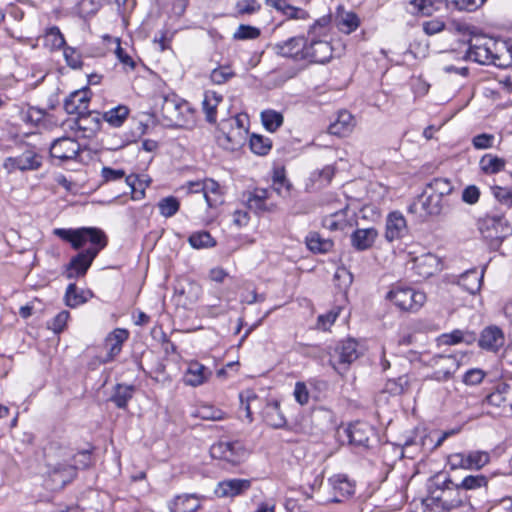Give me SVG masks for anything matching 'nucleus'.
<instances>
[{"label":"nucleus","mask_w":512,"mask_h":512,"mask_svg":"<svg viewBox=\"0 0 512 512\" xmlns=\"http://www.w3.org/2000/svg\"><path fill=\"white\" fill-rule=\"evenodd\" d=\"M53 233L60 239L69 242L75 250H79L86 244H89L87 249L72 257L66 266L65 276L68 279L83 277L92 265L98 253L107 245V237L105 233L98 228H56Z\"/></svg>","instance_id":"f257e3e1"},{"label":"nucleus","mask_w":512,"mask_h":512,"mask_svg":"<svg viewBox=\"0 0 512 512\" xmlns=\"http://www.w3.org/2000/svg\"><path fill=\"white\" fill-rule=\"evenodd\" d=\"M489 479L483 474L467 475L459 483L460 497L454 505H465L472 510L485 509L489 505Z\"/></svg>","instance_id":"f03ea898"},{"label":"nucleus","mask_w":512,"mask_h":512,"mask_svg":"<svg viewBox=\"0 0 512 512\" xmlns=\"http://www.w3.org/2000/svg\"><path fill=\"white\" fill-rule=\"evenodd\" d=\"M161 115L169 126L190 127L194 123L189 103L176 94L161 96Z\"/></svg>","instance_id":"7ed1b4c3"},{"label":"nucleus","mask_w":512,"mask_h":512,"mask_svg":"<svg viewBox=\"0 0 512 512\" xmlns=\"http://www.w3.org/2000/svg\"><path fill=\"white\" fill-rule=\"evenodd\" d=\"M386 299L401 310L415 312L425 303L426 295L410 287L395 286L387 293Z\"/></svg>","instance_id":"20e7f679"},{"label":"nucleus","mask_w":512,"mask_h":512,"mask_svg":"<svg viewBox=\"0 0 512 512\" xmlns=\"http://www.w3.org/2000/svg\"><path fill=\"white\" fill-rule=\"evenodd\" d=\"M480 231L492 246H499L506 237L512 234V227L503 215H488L482 220Z\"/></svg>","instance_id":"39448f33"},{"label":"nucleus","mask_w":512,"mask_h":512,"mask_svg":"<svg viewBox=\"0 0 512 512\" xmlns=\"http://www.w3.org/2000/svg\"><path fill=\"white\" fill-rule=\"evenodd\" d=\"M210 455L214 459L237 465L244 461L247 456V450L243 443L238 440L219 441L210 447Z\"/></svg>","instance_id":"423d86ee"},{"label":"nucleus","mask_w":512,"mask_h":512,"mask_svg":"<svg viewBox=\"0 0 512 512\" xmlns=\"http://www.w3.org/2000/svg\"><path fill=\"white\" fill-rule=\"evenodd\" d=\"M430 365L434 368L430 379L437 382L450 380L460 367V362L455 355H434L430 359Z\"/></svg>","instance_id":"0eeeda50"},{"label":"nucleus","mask_w":512,"mask_h":512,"mask_svg":"<svg viewBox=\"0 0 512 512\" xmlns=\"http://www.w3.org/2000/svg\"><path fill=\"white\" fill-rule=\"evenodd\" d=\"M442 209L443 200L440 199L439 196L429 193L428 190H425L423 194L408 207L410 213L418 214L420 218L439 215Z\"/></svg>","instance_id":"6e6552de"},{"label":"nucleus","mask_w":512,"mask_h":512,"mask_svg":"<svg viewBox=\"0 0 512 512\" xmlns=\"http://www.w3.org/2000/svg\"><path fill=\"white\" fill-rule=\"evenodd\" d=\"M306 42L307 39L304 36H294L274 44L272 49L278 56L295 61H305Z\"/></svg>","instance_id":"1a4fd4ad"},{"label":"nucleus","mask_w":512,"mask_h":512,"mask_svg":"<svg viewBox=\"0 0 512 512\" xmlns=\"http://www.w3.org/2000/svg\"><path fill=\"white\" fill-rule=\"evenodd\" d=\"M41 164L42 157L33 149L26 148L21 154L6 158L3 166L8 172H13L15 170H36Z\"/></svg>","instance_id":"9d476101"},{"label":"nucleus","mask_w":512,"mask_h":512,"mask_svg":"<svg viewBox=\"0 0 512 512\" xmlns=\"http://www.w3.org/2000/svg\"><path fill=\"white\" fill-rule=\"evenodd\" d=\"M248 130L242 128H225L220 122L216 141L220 147L228 151L240 149L246 142Z\"/></svg>","instance_id":"9b49d317"},{"label":"nucleus","mask_w":512,"mask_h":512,"mask_svg":"<svg viewBox=\"0 0 512 512\" xmlns=\"http://www.w3.org/2000/svg\"><path fill=\"white\" fill-rule=\"evenodd\" d=\"M491 45L494 43L490 39L475 38L470 41L466 56L480 64L494 63L497 65L496 60H500V58L493 54Z\"/></svg>","instance_id":"f8f14e48"},{"label":"nucleus","mask_w":512,"mask_h":512,"mask_svg":"<svg viewBox=\"0 0 512 512\" xmlns=\"http://www.w3.org/2000/svg\"><path fill=\"white\" fill-rule=\"evenodd\" d=\"M333 48L329 41L319 37H308L305 61L324 64L332 58Z\"/></svg>","instance_id":"ddd939ff"},{"label":"nucleus","mask_w":512,"mask_h":512,"mask_svg":"<svg viewBox=\"0 0 512 512\" xmlns=\"http://www.w3.org/2000/svg\"><path fill=\"white\" fill-rule=\"evenodd\" d=\"M80 144L73 138L61 137L53 141L50 146V155L61 163L74 160L79 155Z\"/></svg>","instance_id":"4468645a"},{"label":"nucleus","mask_w":512,"mask_h":512,"mask_svg":"<svg viewBox=\"0 0 512 512\" xmlns=\"http://www.w3.org/2000/svg\"><path fill=\"white\" fill-rule=\"evenodd\" d=\"M412 269L418 277L417 281L427 279L441 270L440 259L432 253H424L412 259Z\"/></svg>","instance_id":"2eb2a0df"},{"label":"nucleus","mask_w":512,"mask_h":512,"mask_svg":"<svg viewBox=\"0 0 512 512\" xmlns=\"http://www.w3.org/2000/svg\"><path fill=\"white\" fill-rule=\"evenodd\" d=\"M49 477L58 487H64L76 477V468L65 458L62 462H52L49 458Z\"/></svg>","instance_id":"dca6fc26"},{"label":"nucleus","mask_w":512,"mask_h":512,"mask_svg":"<svg viewBox=\"0 0 512 512\" xmlns=\"http://www.w3.org/2000/svg\"><path fill=\"white\" fill-rule=\"evenodd\" d=\"M358 358L357 343L348 339L341 342L336 348L335 353L330 359V364L335 370L340 372V365H349Z\"/></svg>","instance_id":"f3484780"},{"label":"nucleus","mask_w":512,"mask_h":512,"mask_svg":"<svg viewBox=\"0 0 512 512\" xmlns=\"http://www.w3.org/2000/svg\"><path fill=\"white\" fill-rule=\"evenodd\" d=\"M331 488V501L342 502L354 494L355 484L346 475H333L328 480Z\"/></svg>","instance_id":"a211bd4d"},{"label":"nucleus","mask_w":512,"mask_h":512,"mask_svg":"<svg viewBox=\"0 0 512 512\" xmlns=\"http://www.w3.org/2000/svg\"><path fill=\"white\" fill-rule=\"evenodd\" d=\"M408 233V227L405 217L398 211L388 214L385 225V239L393 242L403 238Z\"/></svg>","instance_id":"6ab92c4d"},{"label":"nucleus","mask_w":512,"mask_h":512,"mask_svg":"<svg viewBox=\"0 0 512 512\" xmlns=\"http://www.w3.org/2000/svg\"><path fill=\"white\" fill-rule=\"evenodd\" d=\"M212 374V370L202 363L191 361L183 375V382L187 386L198 387L208 382Z\"/></svg>","instance_id":"aec40b11"},{"label":"nucleus","mask_w":512,"mask_h":512,"mask_svg":"<svg viewBox=\"0 0 512 512\" xmlns=\"http://www.w3.org/2000/svg\"><path fill=\"white\" fill-rule=\"evenodd\" d=\"M440 493L435 499L441 503L446 510L463 507L464 505H454V501L460 497L459 483H454L450 478H446L441 484H438Z\"/></svg>","instance_id":"412c9836"},{"label":"nucleus","mask_w":512,"mask_h":512,"mask_svg":"<svg viewBox=\"0 0 512 512\" xmlns=\"http://www.w3.org/2000/svg\"><path fill=\"white\" fill-rule=\"evenodd\" d=\"M90 90L82 89L72 92L64 101V109L68 114L83 115L88 111Z\"/></svg>","instance_id":"4be33fe9"},{"label":"nucleus","mask_w":512,"mask_h":512,"mask_svg":"<svg viewBox=\"0 0 512 512\" xmlns=\"http://www.w3.org/2000/svg\"><path fill=\"white\" fill-rule=\"evenodd\" d=\"M71 128L81 132L85 138L94 136L101 128L99 113L88 110L85 114L77 116Z\"/></svg>","instance_id":"5701e85b"},{"label":"nucleus","mask_w":512,"mask_h":512,"mask_svg":"<svg viewBox=\"0 0 512 512\" xmlns=\"http://www.w3.org/2000/svg\"><path fill=\"white\" fill-rule=\"evenodd\" d=\"M128 337V331L122 328H116L107 335L105 339V348L108 352L104 362L112 361L121 352L122 345Z\"/></svg>","instance_id":"b1692460"},{"label":"nucleus","mask_w":512,"mask_h":512,"mask_svg":"<svg viewBox=\"0 0 512 512\" xmlns=\"http://www.w3.org/2000/svg\"><path fill=\"white\" fill-rule=\"evenodd\" d=\"M251 486L247 479H228L218 483L215 493L218 497H234L247 491Z\"/></svg>","instance_id":"393cba45"},{"label":"nucleus","mask_w":512,"mask_h":512,"mask_svg":"<svg viewBox=\"0 0 512 512\" xmlns=\"http://www.w3.org/2000/svg\"><path fill=\"white\" fill-rule=\"evenodd\" d=\"M504 334L497 326L486 327L480 335L479 346L488 351H497L504 344Z\"/></svg>","instance_id":"a878e982"},{"label":"nucleus","mask_w":512,"mask_h":512,"mask_svg":"<svg viewBox=\"0 0 512 512\" xmlns=\"http://www.w3.org/2000/svg\"><path fill=\"white\" fill-rule=\"evenodd\" d=\"M378 237L374 227L356 229L350 236L351 245L357 251H365L373 246Z\"/></svg>","instance_id":"bb28decb"},{"label":"nucleus","mask_w":512,"mask_h":512,"mask_svg":"<svg viewBox=\"0 0 512 512\" xmlns=\"http://www.w3.org/2000/svg\"><path fill=\"white\" fill-rule=\"evenodd\" d=\"M265 4L282 13L287 19L307 20L310 18L306 10L289 4L287 0H265Z\"/></svg>","instance_id":"cd10ccee"},{"label":"nucleus","mask_w":512,"mask_h":512,"mask_svg":"<svg viewBox=\"0 0 512 512\" xmlns=\"http://www.w3.org/2000/svg\"><path fill=\"white\" fill-rule=\"evenodd\" d=\"M263 420L271 427L280 429L285 427L286 418L280 410V403L277 400L268 402L262 410Z\"/></svg>","instance_id":"c85d7f7f"},{"label":"nucleus","mask_w":512,"mask_h":512,"mask_svg":"<svg viewBox=\"0 0 512 512\" xmlns=\"http://www.w3.org/2000/svg\"><path fill=\"white\" fill-rule=\"evenodd\" d=\"M93 297L91 290L78 289L75 283H70L64 294V303L70 308H76Z\"/></svg>","instance_id":"c756f323"},{"label":"nucleus","mask_w":512,"mask_h":512,"mask_svg":"<svg viewBox=\"0 0 512 512\" xmlns=\"http://www.w3.org/2000/svg\"><path fill=\"white\" fill-rule=\"evenodd\" d=\"M101 175L105 182L115 181V180L122 179L125 177V182L127 183L128 186L131 187L132 192L135 194V196L133 198L139 199L140 197L144 196V189H142L139 192V194L136 190V182L138 181V178L135 175L125 176L124 170L112 169L110 167H103L101 170Z\"/></svg>","instance_id":"7c9ffc66"},{"label":"nucleus","mask_w":512,"mask_h":512,"mask_svg":"<svg viewBox=\"0 0 512 512\" xmlns=\"http://www.w3.org/2000/svg\"><path fill=\"white\" fill-rule=\"evenodd\" d=\"M371 435L372 428L366 423L357 422L350 425L347 429L349 442L356 446L367 447Z\"/></svg>","instance_id":"2f4dec72"},{"label":"nucleus","mask_w":512,"mask_h":512,"mask_svg":"<svg viewBox=\"0 0 512 512\" xmlns=\"http://www.w3.org/2000/svg\"><path fill=\"white\" fill-rule=\"evenodd\" d=\"M483 276L484 269L481 272H478L476 269H471L464 272L459 277L458 284L470 294H476L481 289Z\"/></svg>","instance_id":"473e14b6"},{"label":"nucleus","mask_w":512,"mask_h":512,"mask_svg":"<svg viewBox=\"0 0 512 512\" xmlns=\"http://www.w3.org/2000/svg\"><path fill=\"white\" fill-rule=\"evenodd\" d=\"M354 127V118L348 111L338 113L337 119L329 125L330 134L337 136L348 135Z\"/></svg>","instance_id":"72a5a7b5"},{"label":"nucleus","mask_w":512,"mask_h":512,"mask_svg":"<svg viewBox=\"0 0 512 512\" xmlns=\"http://www.w3.org/2000/svg\"><path fill=\"white\" fill-rule=\"evenodd\" d=\"M200 508V498L196 494L177 496L173 503L172 512H196Z\"/></svg>","instance_id":"f704fd0d"},{"label":"nucleus","mask_w":512,"mask_h":512,"mask_svg":"<svg viewBox=\"0 0 512 512\" xmlns=\"http://www.w3.org/2000/svg\"><path fill=\"white\" fill-rule=\"evenodd\" d=\"M335 22L339 31L345 34L354 32L360 25L359 17L352 11L338 12L335 17Z\"/></svg>","instance_id":"c9c22d12"},{"label":"nucleus","mask_w":512,"mask_h":512,"mask_svg":"<svg viewBox=\"0 0 512 512\" xmlns=\"http://www.w3.org/2000/svg\"><path fill=\"white\" fill-rule=\"evenodd\" d=\"M203 196L210 208L216 207L223 202L220 185L213 179L204 180Z\"/></svg>","instance_id":"e433bc0d"},{"label":"nucleus","mask_w":512,"mask_h":512,"mask_svg":"<svg viewBox=\"0 0 512 512\" xmlns=\"http://www.w3.org/2000/svg\"><path fill=\"white\" fill-rule=\"evenodd\" d=\"M222 101V96L214 91H207L204 94L202 101V108L206 115V120L209 123L216 122V109L219 103Z\"/></svg>","instance_id":"4c0bfd02"},{"label":"nucleus","mask_w":512,"mask_h":512,"mask_svg":"<svg viewBox=\"0 0 512 512\" xmlns=\"http://www.w3.org/2000/svg\"><path fill=\"white\" fill-rule=\"evenodd\" d=\"M306 245L309 250L315 253H327L333 247V241L328 238H323L317 232H310L306 236Z\"/></svg>","instance_id":"58836bf2"},{"label":"nucleus","mask_w":512,"mask_h":512,"mask_svg":"<svg viewBox=\"0 0 512 512\" xmlns=\"http://www.w3.org/2000/svg\"><path fill=\"white\" fill-rule=\"evenodd\" d=\"M65 38L56 26L50 27L43 35V44L50 50H58L65 47Z\"/></svg>","instance_id":"ea45409f"},{"label":"nucleus","mask_w":512,"mask_h":512,"mask_svg":"<svg viewBox=\"0 0 512 512\" xmlns=\"http://www.w3.org/2000/svg\"><path fill=\"white\" fill-rule=\"evenodd\" d=\"M134 393V386L117 384L114 389V393L110 400L115 403L118 408H126L129 400L132 398Z\"/></svg>","instance_id":"a19ab883"},{"label":"nucleus","mask_w":512,"mask_h":512,"mask_svg":"<svg viewBox=\"0 0 512 512\" xmlns=\"http://www.w3.org/2000/svg\"><path fill=\"white\" fill-rule=\"evenodd\" d=\"M347 208L340 209L323 218V226L329 230H344L347 226Z\"/></svg>","instance_id":"79ce46f5"},{"label":"nucleus","mask_w":512,"mask_h":512,"mask_svg":"<svg viewBox=\"0 0 512 512\" xmlns=\"http://www.w3.org/2000/svg\"><path fill=\"white\" fill-rule=\"evenodd\" d=\"M479 164L484 173L495 174L504 169L505 160L492 154H485L481 157Z\"/></svg>","instance_id":"37998d69"},{"label":"nucleus","mask_w":512,"mask_h":512,"mask_svg":"<svg viewBox=\"0 0 512 512\" xmlns=\"http://www.w3.org/2000/svg\"><path fill=\"white\" fill-rule=\"evenodd\" d=\"M268 199V191L266 189H255L247 198V205L250 210L256 213L267 210L266 200Z\"/></svg>","instance_id":"c03bdc74"},{"label":"nucleus","mask_w":512,"mask_h":512,"mask_svg":"<svg viewBox=\"0 0 512 512\" xmlns=\"http://www.w3.org/2000/svg\"><path fill=\"white\" fill-rule=\"evenodd\" d=\"M128 114V107L124 105H119L117 107L110 109L109 111H106L102 117L111 126L120 127L127 119Z\"/></svg>","instance_id":"a18cd8bd"},{"label":"nucleus","mask_w":512,"mask_h":512,"mask_svg":"<svg viewBox=\"0 0 512 512\" xmlns=\"http://www.w3.org/2000/svg\"><path fill=\"white\" fill-rule=\"evenodd\" d=\"M409 387V378L407 375H401L397 378L388 379L384 385L383 392L390 395H401Z\"/></svg>","instance_id":"49530a36"},{"label":"nucleus","mask_w":512,"mask_h":512,"mask_svg":"<svg viewBox=\"0 0 512 512\" xmlns=\"http://www.w3.org/2000/svg\"><path fill=\"white\" fill-rule=\"evenodd\" d=\"M189 244L195 249L211 248L216 245L215 239L207 231H197L188 238Z\"/></svg>","instance_id":"de8ad7c7"},{"label":"nucleus","mask_w":512,"mask_h":512,"mask_svg":"<svg viewBox=\"0 0 512 512\" xmlns=\"http://www.w3.org/2000/svg\"><path fill=\"white\" fill-rule=\"evenodd\" d=\"M426 190L433 195L439 196V198L443 200L445 195L452 192L453 186L446 178H435L427 185Z\"/></svg>","instance_id":"09e8293b"},{"label":"nucleus","mask_w":512,"mask_h":512,"mask_svg":"<svg viewBox=\"0 0 512 512\" xmlns=\"http://www.w3.org/2000/svg\"><path fill=\"white\" fill-rule=\"evenodd\" d=\"M467 470H479L490 461V456L485 451H470L466 453Z\"/></svg>","instance_id":"8fccbe9b"},{"label":"nucleus","mask_w":512,"mask_h":512,"mask_svg":"<svg viewBox=\"0 0 512 512\" xmlns=\"http://www.w3.org/2000/svg\"><path fill=\"white\" fill-rule=\"evenodd\" d=\"M250 149L257 155H266L272 148L269 138L258 134H252L249 140Z\"/></svg>","instance_id":"3c124183"},{"label":"nucleus","mask_w":512,"mask_h":512,"mask_svg":"<svg viewBox=\"0 0 512 512\" xmlns=\"http://www.w3.org/2000/svg\"><path fill=\"white\" fill-rule=\"evenodd\" d=\"M261 120L264 127L270 131H276L283 124V116L274 110H265L261 113Z\"/></svg>","instance_id":"603ef678"},{"label":"nucleus","mask_w":512,"mask_h":512,"mask_svg":"<svg viewBox=\"0 0 512 512\" xmlns=\"http://www.w3.org/2000/svg\"><path fill=\"white\" fill-rule=\"evenodd\" d=\"M273 189L281 196H288L290 194L291 184L286 179L285 171L283 168L276 169L273 174Z\"/></svg>","instance_id":"864d4df0"},{"label":"nucleus","mask_w":512,"mask_h":512,"mask_svg":"<svg viewBox=\"0 0 512 512\" xmlns=\"http://www.w3.org/2000/svg\"><path fill=\"white\" fill-rule=\"evenodd\" d=\"M64 458L70 462L75 468L85 469L91 464V453L89 451H81L75 455H71L68 451L63 453Z\"/></svg>","instance_id":"5fc2aeb1"},{"label":"nucleus","mask_w":512,"mask_h":512,"mask_svg":"<svg viewBox=\"0 0 512 512\" xmlns=\"http://www.w3.org/2000/svg\"><path fill=\"white\" fill-rule=\"evenodd\" d=\"M158 208L162 216L169 218L178 212L180 203L177 198L168 196L159 201Z\"/></svg>","instance_id":"6e6d98bb"},{"label":"nucleus","mask_w":512,"mask_h":512,"mask_svg":"<svg viewBox=\"0 0 512 512\" xmlns=\"http://www.w3.org/2000/svg\"><path fill=\"white\" fill-rule=\"evenodd\" d=\"M447 5L458 11L473 12L481 7L486 0H445Z\"/></svg>","instance_id":"4d7b16f0"},{"label":"nucleus","mask_w":512,"mask_h":512,"mask_svg":"<svg viewBox=\"0 0 512 512\" xmlns=\"http://www.w3.org/2000/svg\"><path fill=\"white\" fill-rule=\"evenodd\" d=\"M261 31L259 28L241 24L233 34L235 40H252L260 36Z\"/></svg>","instance_id":"13d9d810"},{"label":"nucleus","mask_w":512,"mask_h":512,"mask_svg":"<svg viewBox=\"0 0 512 512\" xmlns=\"http://www.w3.org/2000/svg\"><path fill=\"white\" fill-rule=\"evenodd\" d=\"M235 73L229 66H220L212 70L210 79L214 84L221 85L234 77Z\"/></svg>","instance_id":"bf43d9fd"},{"label":"nucleus","mask_w":512,"mask_h":512,"mask_svg":"<svg viewBox=\"0 0 512 512\" xmlns=\"http://www.w3.org/2000/svg\"><path fill=\"white\" fill-rule=\"evenodd\" d=\"M329 22L330 19L328 17H321L318 20H316L308 30V37H326Z\"/></svg>","instance_id":"052dcab7"},{"label":"nucleus","mask_w":512,"mask_h":512,"mask_svg":"<svg viewBox=\"0 0 512 512\" xmlns=\"http://www.w3.org/2000/svg\"><path fill=\"white\" fill-rule=\"evenodd\" d=\"M198 415L203 419L213 421L222 420L225 418V413L222 410L210 405L201 406L198 410Z\"/></svg>","instance_id":"680f3d73"},{"label":"nucleus","mask_w":512,"mask_h":512,"mask_svg":"<svg viewBox=\"0 0 512 512\" xmlns=\"http://www.w3.org/2000/svg\"><path fill=\"white\" fill-rule=\"evenodd\" d=\"M261 8V5L256 0H241L236 4V9L238 14L240 15H250L255 12H258Z\"/></svg>","instance_id":"e2e57ef3"},{"label":"nucleus","mask_w":512,"mask_h":512,"mask_svg":"<svg viewBox=\"0 0 512 512\" xmlns=\"http://www.w3.org/2000/svg\"><path fill=\"white\" fill-rule=\"evenodd\" d=\"M412 13H421L423 15H429L433 10L432 0H409Z\"/></svg>","instance_id":"0e129e2a"},{"label":"nucleus","mask_w":512,"mask_h":512,"mask_svg":"<svg viewBox=\"0 0 512 512\" xmlns=\"http://www.w3.org/2000/svg\"><path fill=\"white\" fill-rule=\"evenodd\" d=\"M340 308L335 310H331L326 314H322L318 316L317 326L322 330H328V328L334 324L337 317L339 316Z\"/></svg>","instance_id":"69168bd1"},{"label":"nucleus","mask_w":512,"mask_h":512,"mask_svg":"<svg viewBox=\"0 0 512 512\" xmlns=\"http://www.w3.org/2000/svg\"><path fill=\"white\" fill-rule=\"evenodd\" d=\"M494 197L502 204L512 206V191L506 187L495 186L492 187Z\"/></svg>","instance_id":"338daca9"},{"label":"nucleus","mask_w":512,"mask_h":512,"mask_svg":"<svg viewBox=\"0 0 512 512\" xmlns=\"http://www.w3.org/2000/svg\"><path fill=\"white\" fill-rule=\"evenodd\" d=\"M69 318L70 313L67 310H63L53 318L49 328H51L55 333H60L65 329Z\"/></svg>","instance_id":"774afa93"}]
</instances>
